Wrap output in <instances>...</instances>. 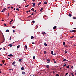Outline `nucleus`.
<instances>
[{
	"label": "nucleus",
	"mask_w": 76,
	"mask_h": 76,
	"mask_svg": "<svg viewBox=\"0 0 76 76\" xmlns=\"http://www.w3.org/2000/svg\"><path fill=\"white\" fill-rule=\"evenodd\" d=\"M1 12H4V10H1Z\"/></svg>",
	"instance_id": "864d4df0"
},
{
	"label": "nucleus",
	"mask_w": 76,
	"mask_h": 76,
	"mask_svg": "<svg viewBox=\"0 0 76 76\" xmlns=\"http://www.w3.org/2000/svg\"><path fill=\"white\" fill-rule=\"evenodd\" d=\"M71 69H73V66H71Z\"/></svg>",
	"instance_id": "cd10ccee"
},
{
	"label": "nucleus",
	"mask_w": 76,
	"mask_h": 76,
	"mask_svg": "<svg viewBox=\"0 0 76 76\" xmlns=\"http://www.w3.org/2000/svg\"><path fill=\"white\" fill-rule=\"evenodd\" d=\"M12 44H10L9 45L10 47H11L12 46Z\"/></svg>",
	"instance_id": "6e6552de"
},
{
	"label": "nucleus",
	"mask_w": 76,
	"mask_h": 76,
	"mask_svg": "<svg viewBox=\"0 0 76 76\" xmlns=\"http://www.w3.org/2000/svg\"><path fill=\"white\" fill-rule=\"evenodd\" d=\"M12 28H15V26H12Z\"/></svg>",
	"instance_id": "2f4dec72"
},
{
	"label": "nucleus",
	"mask_w": 76,
	"mask_h": 76,
	"mask_svg": "<svg viewBox=\"0 0 76 76\" xmlns=\"http://www.w3.org/2000/svg\"><path fill=\"white\" fill-rule=\"evenodd\" d=\"M25 47L26 48V49H27V45H25Z\"/></svg>",
	"instance_id": "412c9836"
},
{
	"label": "nucleus",
	"mask_w": 76,
	"mask_h": 76,
	"mask_svg": "<svg viewBox=\"0 0 76 76\" xmlns=\"http://www.w3.org/2000/svg\"><path fill=\"white\" fill-rule=\"evenodd\" d=\"M73 19H76V17H73Z\"/></svg>",
	"instance_id": "a19ab883"
},
{
	"label": "nucleus",
	"mask_w": 76,
	"mask_h": 76,
	"mask_svg": "<svg viewBox=\"0 0 76 76\" xmlns=\"http://www.w3.org/2000/svg\"><path fill=\"white\" fill-rule=\"evenodd\" d=\"M11 37H10V40H11Z\"/></svg>",
	"instance_id": "49530a36"
},
{
	"label": "nucleus",
	"mask_w": 76,
	"mask_h": 76,
	"mask_svg": "<svg viewBox=\"0 0 76 76\" xmlns=\"http://www.w3.org/2000/svg\"><path fill=\"white\" fill-rule=\"evenodd\" d=\"M47 61H48L50 62V60H49L48 59H47Z\"/></svg>",
	"instance_id": "bb28decb"
},
{
	"label": "nucleus",
	"mask_w": 76,
	"mask_h": 76,
	"mask_svg": "<svg viewBox=\"0 0 76 76\" xmlns=\"http://www.w3.org/2000/svg\"><path fill=\"white\" fill-rule=\"evenodd\" d=\"M35 56H33V59H35Z\"/></svg>",
	"instance_id": "c9c22d12"
},
{
	"label": "nucleus",
	"mask_w": 76,
	"mask_h": 76,
	"mask_svg": "<svg viewBox=\"0 0 76 76\" xmlns=\"http://www.w3.org/2000/svg\"><path fill=\"white\" fill-rule=\"evenodd\" d=\"M24 70V67H21V70Z\"/></svg>",
	"instance_id": "dca6fc26"
},
{
	"label": "nucleus",
	"mask_w": 76,
	"mask_h": 76,
	"mask_svg": "<svg viewBox=\"0 0 76 76\" xmlns=\"http://www.w3.org/2000/svg\"><path fill=\"white\" fill-rule=\"evenodd\" d=\"M63 61H66V59H64V60H63Z\"/></svg>",
	"instance_id": "a878e982"
},
{
	"label": "nucleus",
	"mask_w": 76,
	"mask_h": 76,
	"mask_svg": "<svg viewBox=\"0 0 76 76\" xmlns=\"http://www.w3.org/2000/svg\"><path fill=\"white\" fill-rule=\"evenodd\" d=\"M51 53L52 54H53V51H51Z\"/></svg>",
	"instance_id": "aec40b11"
},
{
	"label": "nucleus",
	"mask_w": 76,
	"mask_h": 76,
	"mask_svg": "<svg viewBox=\"0 0 76 76\" xmlns=\"http://www.w3.org/2000/svg\"><path fill=\"white\" fill-rule=\"evenodd\" d=\"M49 65H47L46 66V67L47 68H48V69L49 68Z\"/></svg>",
	"instance_id": "2eb2a0df"
},
{
	"label": "nucleus",
	"mask_w": 76,
	"mask_h": 76,
	"mask_svg": "<svg viewBox=\"0 0 76 76\" xmlns=\"http://www.w3.org/2000/svg\"><path fill=\"white\" fill-rule=\"evenodd\" d=\"M70 32H76V31L75 30H73L72 31H69Z\"/></svg>",
	"instance_id": "f257e3e1"
},
{
	"label": "nucleus",
	"mask_w": 76,
	"mask_h": 76,
	"mask_svg": "<svg viewBox=\"0 0 76 76\" xmlns=\"http://www.w3.org/2000/svg\"><path fill=\"white\" fill-rule=\"evenodd\" d=\"M32 4L33 5V7H35V3H32Z\"/></svg>",
	"instance_id": "39448f33"
},
{
	"label": "nucleus",
	"mask_w": 76,
	"mask_h": 76,
	"mask_svg": "<svg viewBox=\"0 0 76 76\" xmlns=\"http://www.w3.org/2000/svg\"><path fill=\"white\" fill-rule=\"evenodd\" d=\"M32 23H35V21L34 20L32 21Z\"/></svg>",
	"instance_id": "f704fd0d"
},
{
	"label": "nucleus",
	"mask_w": 76,
	"mask_h": 76,
	"mask_svg": "<svg viewBox=\"0 0 76 76\" xmlns=\"http://www.w3.org/2000/svg\"><path fill=\"white\" fill-rule=\"evenodd\" d=\"M20 47V45H18L17 46V48H19Z\"/></svg>",
	"instance_id": "5701e85b"
},
{
	"label": "nucleus",
	"mask_w": 76,
	"mask_h": 76,
	"mask_svg": "<svg viewBox=\"0 0 76 76\" xmlns=\"http://www.w3.org/2000/svg\"><path fill=\"white\" fill-rule=\"evenodd\" d=\"M41 4V2H39V4Z\"/></svg>",
	"instance_id": "3c124183"
},
{
	"label": "nucleus",
	"mask_w": 76,
	"mask_h": 76,
	"mask_svg": "<svg viewBox=\"0 0 76 76\" xmlns=\"http://www.w3.org/2000/svg\"><path fill=\"white\" fill-rule=\"evenodd\" d=\"M31 17V15H30L28 17V18H30Z\"/></svg>",
	"instance_id": "c03bdc74"
},
{
	"label": "nucleus",
	"mask_w": 76,
	"mask_h": 76,
	"mask_svg": "<svg viewBox=\"0 0 76 76\" xmlns=\"http://www.w3.org/2000/svg\"><path fill=\"white\" fill-rule=\"evenodd\" d=\"M68 16H69V17H71L72 16V15L70 13H69V15H68Z\"/></svg>",
	"instance_id": "9b49d317"
},
{
	"label": "nucleus",
	"mask_w": 76,
	"mask_h": 76,
	"mask_svg": "<svg viewBox=\"0 0 76 76\" xmlns=\"http://www.w3.org/2000/svg\"><path fill=\"white\" fill-rule=\"evenodd\" d=\"M22 74L23 75H25L26 74L25 72L23 71L22 72Z\"/></svg>",
	"instance_id": "20e7f679"
},
{
	"label": "nucleus",
	"mask_w": 76,
	"mask_h": 76,
	"mask_svg": "<svg viewBox=\"0 0 76 76\" xmlns=\"http://www.w3.org/2000/svg\"><path fill=\"white\" fill-rule=\"evenodd\" d=\"M15 63V61H14L13 62V63H12V64L13 65H14Z\"/></svg>",
	"instance_id": "423d86ee"
},
{
	"label": "nucleus",
	"mask_w": 76,
	"mask_h": 76,
	"mask_svg": "<svg viewBox=\"0 0 76 76\" xmlns=\"http://www.w3.org/2000/svg\"><path fill=\"white\" fill-rule=\"evenodd\" d=\"M74 29H76V28H73Z\"/></svg>",
	"instance_id": "4d7b16f0"
},
{
	"label": "nucleus",
	"mask_w": 76,
	"mask_h": 76,
	"mask_svg": "<svg viewBox=\"0 0 76 76\" xmlns=\"http://www.w3.org/2000/svg\"><path fill=\"white\" fill-rule=\"evenodd\" d=\"M54 62L55 63H56V61H54Z\"/></svg>",
	"instance_id": "680f3d73"
},
{
	"label": "nucleus",
	"mask_w": 76,
	"mask_h": 76,
	"mask_svg": "<svg viewBox=\"0 0 76 76\" xmlns=\"http://www.w3.org/2000/svg\"><path fill=\"white\" fill-rule=\"evenodd\" d=\"M69 65H68V66H66V68H69Z\"/></svg>",
	"instance_id": "7c9ffc66"
},
{
	"label": "nucleus",
	"mask_w": 76,
	"mask_h": 76,
	"mask_svg": "<svg viewBox=\"0 0 76 76\" xmlns=\"http://www.w3.org/2000/svg\"><path fill=\"white\" fill-rule=\"evenodd\" d=\"M44 45H45V46H47V45L46 44V43H44Z\"/></svg>",
	"instance_id": "1a4fd4ad"
},
{
	"label": "nucleus",
	"mask_w": 76,
	"mask_h": 76,
	"mask_svg": "<svg viewBox=\"0 0 76 76\" xmlns=\"http://www.w3.org/2000/svg\"><path fill=\"white\" fill-rule=\"evenodd\" d=\"M67 75H68V73H66V75L65 76H66Z\"/></svg>",
	"instance_id": "ea45409f"
},
{
	"label": "nucleus",
	"mask_w": 76,
	"mask_h": 76,
	"mask_svg": "<svg viewBox=\"0 0 76 76\" xmlns=\"http://www.w3.org/2000/svg\"><path fill=\"white\" fill-rule=\"evenodd\" d=\"M16 10L17 11H19V9H18V8H17L16 9Z\"/></svg>",
	"instance_id": "4be33fe9"
},
{
	"label": "nucleus",
	"mask_w": 76,
	"mask_h": 76,
	"mask_svg": "<svg viewBox=\"0 0 76 76\" xmlns=\"http://www.w3.org/2000/svg\"><path fill=\"white\" fill-rule=\"evenodd\" d=\"M66 64H65L64 65H63V66H64H64H66Z\"/></svg>",
	"instance_id": "c756f323"
},
{
	"label": "nucleus",
	"mask_w": 76,
	"mask_h": 76,
	"mask_svg": "<svg viewBox=\"0 0 76 76\" xmlns=\"http://www.w3.org/2000/svg\"><path fill=\"white\" fill-rule=\"evenodd\" d=\"M65 47H68V45H65Z\"/></svg>",
	"instance_id": "09e8293b"
},
{
	"label": "nucleus",
	"mask_w": 76,
	"mask_h": 76,
	"mask_svg": "<svg viewBox=\"0 0 76 76\" xmlns=\"http://www.w3.org/2000/svg\"><path fill=\"white\" fill-rule=\"evenodd\" d=\"M65 42H63V45H64V46L65 45Z\"/></svg>",
	"instance_id": "6ab92c4d"
},
{
	"label": "nucleus",
	"mask_w": 76,
	"mask_h": 76,
	"mask_svg": "<svg viewBox=\"0 0 76 76\" xmlns=\"http://www.w3.org/2000/svg\"><path fill=\"white\" fill-rule=\"evenodd\" d=\"M73 37H73V36H72V37H70V38H73Z\"/></svg>",
	"instance_id": "de8ad7c7"
},
{
	"label": "nucleus",
	"mask_w": 76,
	"mask_h": 76,
	"mask_svg": "<svg viewBox=\"0 0 76 76\" xmlns=\"http://www.w3.org/2000/svg\"><path fill=\"white\" fill-rule=\"evenodd\" d=\"M31 10H33V11H34V9H33V8H32L31 9Z\"/></svg>",
	"instance_id": "473e14b6"
},
{
	"label": "nucleus",
	"mask_w": 76,
	"mask_h": 76,
	"mask_svg": "<svg viewBox=\"0 0 76 76\" xmlns=\"http://www.w3.org/2000/svg\"><path fill=\"white\" fill-rule=\"evenodd\" d=\"M25 7H28V5L27 6H26V5L25 6Z\"/></svg>",
	"instance_id": "37998d69"
},
{
	"label": "nucleus",
	"mask_w": 76,
	"mask_h": 76,
	"mask_svg": "<svg viewBox=\"0 0 76 76\" xmlns=\"http://www.w3.org/2000/svg\"><path fill=\"white\" fill-rule=\"evenodd\" d=\"M42 10H43L42 8H41V9H40V11L42 12Z\"/></svg>",
	"instance_id": "f8f14e48"
},
{
	"label": "nucleus",
	"mask_w": 76,
	"mask_h": 76,
	"mask_svg": "<svg viewBox=\"0 0 76 76\" xmlns=\"http://www.w3.org/2000/svg\"><path fill=\"white\" fill-rule=\"evenodd\" d=\"M44 3L45 4H47V2L46 1H44Z\"/></svg>",
	"instance_id": "9d476101"
},
{
	"label": "nucleus",
	"mask_w": 76,
	"mask_h": 76,
	"mask_svg": "<svg viewBox=\"0 0 76 76\" xmlns=\"http://www.w3.org/2000/svg\"><path fill=\"white\" fill-rule=\"evenodd\" d=\"M31 39H32L34 38V37H33V36H31Z\"/></svg>",
	"instance_id": "ddd939ff"
},
{
	"label": "nucleus",
	"mask_w": 76,
	"mask_h": 76,
	"mask_svg": "<svg viewBox=\"0 0 76 76\" xmlns=\"http://www.w3.org/2000/svg\"><path fill=\"white\" fill-rule=\"evenodd\" d=\"M9 31V30H6V32H8Z\"/></svg>",
	"instance_id": "393cba45"
},
{
	"label": "nucleus",
	"mask_w": 76,
	"mask_h": 76,
	"mask_svg": "<svg viewBox=\"0 0 76 76\" xmlns=\"http://www.w3.org/2000/svg\"><path fill=\"white\" fill-rule=\"evenodd\" d=\"M44 54H45L46 53V51H44Z\"/></svg>",
	"instance_id": "e433bc0d"
},
{
	"label": "nucleus",
	"mask_w": 76,
	"mask_h": 76,
	"mask_svg": "<svg viewBox=\"0 0 76 76\" xmlns=\"http://www.w3.org/2000/svg\"><path fill=\"white\" fill-rule=\"evenodd\" d=\"M3 65L2 64H0V66H2Z\"/></svg>",
	"instance_id": "603ef678"
},
{
	"label": "nucleus",
	"mask_w": 76,
	"mask_h": 76,
	"mask_svg": "<svg viewBox=\"0 0 76 76\" xmlns=\"http://www.w3.org/2000/svg\"><path fill=\"white\" fill-rule=\"evenodd\" d=\"M4 40H3V42H1V43H3V42H4Z\"/></svg>",
	"instance_id": "6e6d98bb"
},
{
	"label": "nucleus",
	"mask_w": 76,
	"mask_h": 76,
	"mask_svg": "<svg viewBox=\"0 0 76 76\" xmlns=\"http://www.w3.org/2000/svg\"><path fill=\"white\" fill-rule=\"evenodd\" d=\"M32 44H34V42H32Z\"/></svg>",
	"instance_id": "e2e57ef3"
},
{
	"label": "nucleus",
	"mask_w": 76,
	"mask_h": 76,
	"mask_svg": "<svg viewBox=\"0 0 76 76\" xmlns=\"http://www.w3.org/2000/svg\"><path fill=\"white\" fill-rule=\"evenodd\" d=\"M13 8H14L13 7H11V9H13Z\"/></svg>",
	"instance_id": "bf43d9fd"
},
{
	"label": "nucleus",
	"mask_w": 76,
	"mask_h": 76,
	"mask_svg": "<svg viewBox=\"0 0 76 76\" xmlns=\"http://www.w3.org/2000/svg\"><path fill=\"white\" fill-rule=\"evenodd\" d=\"M12 70V69H9V70Z\"/></svg>",
	"instance_id": "052dcab7"
},
{
	"label": "nucleus",
	"mask_w": 76,
	"mask_h": 76,
	"mask_svg": "<svg viewBox=\"0 0 76 76\" xmlns=\"http://www.w3.org/2000/svg\"><path fill=\"white\" fill-rule=\"evenodd\" d=\"M31 15H34V14H33V13H32Z\"/></svg>",
	"instance_id": "5fc2aeb1"
},
{
	"label": "nucleus",
	"mask_w": 76,
	"mask_h": 76,
	"mask_svg": "<svg viewBox=\"0 0 76 76\" xmlns=\"http://www.w3.org/2000/svg\"><path fill=\"white\" fill-rule=\"evenodd\" d=\"M31 12V10H29V11H26V13H28V12Z\"/></svg>",
	"instance_id": "f3484780"
},
{
	"label": "nucleus",
	"mask_w": 76,
	"mask_h": 76,
	"mask_svg": "<svg viewBox=\"0 0 76 76\" xmlns=\"http://www.w3.org/2000/svg\"><path fill=\"white\" fill-rule=\"evenodd\" d=\"M56 76H60L59 75H58V74H57L56 75Z\"/></svg>",
	"instance_id": "c85d7f7f"
},
{
	"label": "nucleus",
	"mask_w": 76,
	"mask_h": 76,
	"mask_svg": "<svg viewBox=\"0 0 76 76\" xmlns=\"http://www.w3.org/2000/svg\"><path fill=\"white\" fill-rule=\"evenodd\" d=\"M75 75H76V72L75 73Z\"/></svg>",
	"instance_id": "774afa93"
},
{
	"label": "nucleus",
	"mask_w": 76,
	"mask_h": 76,
	"mask_svg": "<svg viewBox=\"0 0 76 76\" xmlns=\"http://www.w3.org/2000/svg\"><path fill=\"white\" fill-rule=\"evenodd\" d=\"M22 59H20L18 60V61H19V62H21V61H22Z\"/></svg>",
	"instance_id": "4468645a"
},
{
	"label": "nucleus",
	"mask_w": 76,
	"mask_h": 76,
	"mask_svg": "<svg viewBox=\"0 0 76 76\" xmlns=\"http://www.w3.org/2000/svg\"><path fill=\"white\" fill-rule=\"evenodd\" d=\"M4 26H7V25L6 24H4Z\"/></svg>",
	"instance_id": "4c0bfd02"
},
{
	"label": "nucleus",
	"mask_w": 76,
	"mask_h": 76,
	"mask_svg": "<svg viewBox=\"0 0 76 76\" xmlns=\"http://www.w3.org/2000/svg\"><path fill=\"white\" fill-rule=\"evenodd\" d=\"M13 56V55L12 54H10V55H8V56H9V57H11V56Z\"/></svg>",
	"instance_id": "7ed1b4c3"
},
{
	"label": "nucleus",
	"mask_w": 76,
	"mask_h": 76,
	"mask_svg": "<svg viewBox=\"0 0 76 76\" xmlns=\"http://www.w3.org/2000/svg\"><path fill=\"white\" fill-rule=\"evenodd\" d=\"M13 33H14L15 32V30H13Z\"/></svg>",
	"instance_id": "338daca9"
},
{
	"label": "nucleus",
	"mask_w": 76,
	"mask_h": 76,
	"mask_svg": "<svg viewBox=\"0 0 76 76\" xmlns=\"http://www.w3.org/2000/svg\"><path fill=\"white\" fill-rule=\"evenodd\" d=\"M12 21H13V20H11V21H10V23L12 22Z\"/></svg>",
	"instance_id": "79ce46f5"
},
{
	"label": "nucleus",
	"mask_w": 76,
	"mask_h": 76,
	"mask_svg": "<svg viewBox=\"0 0 76 76\" xmlns=\"http://www.w3.org/2000/svg\"><path fill=\"white\" fill-rule=\"evenodd\" d=\"M2 62H3V64H4V62H5L4 60H3V61H2Z\"/></svg>",
	"instance_id": "a211bd4d"
},
{
	"label": "nucleus",
	"mask_w": 76,
	"mask_h": 76,
	"mask_svg": "<svg viewBox=\"0 0 76 76\" xmlns=\"http://www.w3.org/2000/svg\"><path fill=\"white\" fill-rule=\"evenodd\" d=\"M53 55H56V54L55 53H54L53 54Z\"/></svg>",
	"instance_id": "8fccbe9b"
},
{
	"label": "nucleus",
	"mask_w": 76,
	"mask_h": 76,
	"mask_svg": "<svg viewBox=\"0 0 76 76\" xmlns=\"http://www.w3.org/2000/svg\"><path fill=\"white\" fill-rule=\"evenodd\" d=\"M46 34V33H45V32H42V34Z\"/></svg>",
	"instance_id": "f03ea898"
},
{
	"label": "nucleus",
	"mask_w": 76,
	"mask_h": 76,
	"mask_svg": "<svg viewBox=\"0 0 76 76\" xmlns=\"http://www.w3.org/2000/svg\"><path fill=\"white\" fill-rule=\"evenodd\" d=\"M71 75H72V76H74L73 73H71Z\"/></svg>",
	"instance_id": "72a5a7b5"
},
{
	"label": "nucleus",
	"mask_w": 76,
	"mask_h": 76,
	"mask_svg": "<svg viewBox=\"0 0 76 76\" xmlns=\"http://www.w3.org/2000/svg\"><path fill=\"white\" fill-rule=\"evenodd\" d=\"M1 21H4V20H1Z\"/></svg>",
	"instance_id": "69168bd1"
},
{
	"label": "nucleus",
	"mask_w": 76,
	"mask_h": 76,
	"mask_svg": "<svg viewBox=\"0 0 76 76\" xmlns=\"http://www.w3.org/2000/svg\"><path fill=\"white\" fill-rule=\"evenodd\" d=\"M8 17L9 16V13H8Z\"/></svg>",
	"instance_id": "a18cd8bd"
},
{
	"label": "nucleus",
	"mask_w": 76,
	"mask_h": 76,
	"mask_svg": "<svg viewBox=\"0 0 76 76\" xmlns=\"http://www.w3.org/2000/svg\"><path fill=\"white\" fill-rule=\"evenodd\" d=\"M57 28V26H55L53 28V29H55Z\"/></svg>",
	"instance_id": "0eeeda50"
},
{
	"label": "nucleus",
	"mask_w": 76,
	"mask_h": 76,
	"mask_svg": "<svg viewBox=\"0 0 76 76\" xmlns=\"http://www.w3.org/2000/svg\"><path fill=\"white\" fill-rule=\"evenodd\" d=\"M4 9H4L3 10V11H5L6 10V8H5Z\"/></svg>",
	"instance_id": "58836bf2"
},
{
	"label": "nucleus",
	"mask_w": 76,
	"mask_h": 76,
	"mask_svg": "<svg viewBox=\"0 0 76 76\" xmlns=\"http://www.w3.org/2000/svg\"><path fill=\"white\" fill-rule=\"evenodd\" d=\"M64 53H68V51L66 50H65V52H64Z\"/></svg>",
	"instance_id": "b1692460"
},
{
	"label": "nucleus",
	"mask_w": 76,
	"mask_h": 76,
	"mask_svg": "<svg viewBox=\"0 0 76 76\" xmlns=\"http://www.w3.org/2000/svg\"><path fill=\"white\" fill-rule=\"evenodd\" d=\"M8 59H9V60H10V58H8Z\"/></svg>",
	"instance_id": "0e129e2a"
},
{
	"label": "nucleus",
	"mask_w": 76,
	"mask_h": 76,
	"mask_svg": "<svg viewBox=\"0 0 76 76\" xmlns=\"http://www.w3.org/2000/svg\"><path fill=\"white\" fill-rule=\"evenodd\" d=\"M32 1L34 2L35 1V0H32Z\"/></svg>",
	"instance_id": "13d9d810"
}]
</instances>
